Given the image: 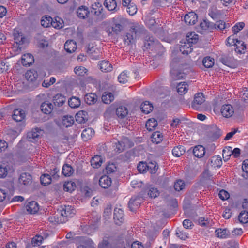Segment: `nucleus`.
<instances>
[{
  "mask_svg": "<svg viewBox=\"0 0 248 248\" xmlns=\"http://www.w3.org/2000/svg\"><path fill=\"white\" fill-rule=\"evenodd\" d=\"M145 32V30L143 26L137 23H134L124 36V43L129 45L134 43L139 36Z\"/></svg>",
  "mask_w": 248,
  "mask_h": 248,
  "instance_id": "f257e3e1",
  "label": "nucleus"
},
{
  "mask_svg": "<svg viewBox=\"0 0 248 248\" xmlns=\"http://www.w3.org/2000/svg\"><path fill=\"white\" fill-rule=\"evenodd\" d=\"M127 23V19L123 16H116L113 18L111 26L112 31L116 34H119L124 30Z\"/></svg>",
  "mask_w": 248,
  "mask_h": 248,
  "instance_id": "f03ea898",
  "label": "nucleus"
},
{
  "mask_svg": "<svg viewBox=\"0 0 248 248\" xmlns=\"http://www.w3.org/2000/svg\"><path fill=\"white\" fill-rule=\"evenodd\" d=\"M61 214L60 221L64 223L67 221L68 217H72L75 215L76 210L71 205H62L59 209Z\"/></svg>",
  "mask_w": 248,
  "mask_h": 248,
  "instance_id": "7ed1b4c3",
  "label": "nucleus"
},
{
  "mask_svg": "<svg viewBox=\"0 0 248 248\" xmlns=\"http://www.w3.org/2000/svg\"><path fill=\"white\" fill-rule=\"evenodd\" d=\"M14 170L12 163L3 160L0 164V178H5L9 173H11Z\"/></svg>",
  "mask_w": 248,
  "mask_h": 248,
  "instance_id": "20e7f679",
  "label": "nucleus"
},
{
  "mask_svg": "<svg viewBox=\"0 0 248 248\" xmlns=\"http://www.w3.org/2000/svg\"><path fill=\"white\" fill-rule=\"evenodd\" d=\"M205 101L204 96L202 93H198L195 95L191 107L195 110H199L201 106Z\"/></svg>",
  "mask_w": 248,
  "mask_h": 248,
  "instance_id": "39448f33",
  "label": "nucleus"
},
{
  "mask_svg": "<svg viewBox=\"0 0 248 248\" xmlns=\"http://www.w3.org/2000/svg\"><path fill=\"white\" fill-rule=\"evenodd\" d=\"M32 183V176L28 173L24 172L20 174L18 178V184L20 186H26Z\"/></svg>",
  "mask_w": 248,
  "mask_h": 248,
  "instance_id": "423d86ee",
  "label": "nucleus"
},
{
  "mask_svg": "<svg viewBox=\"0 0 248 248\" xmlns=\"http://www.w3.org/2000/svg\"><path fill=\"white\" fill-rule=\"evenodd\" d=\"M43 131L38 128H35L28 133L27 137L32 142L37 140L42 133Z\"/></svg>",
  "mask_w": 248,
  "mask_h": 248,
  "instance_id": "0eeeda50",
  "label": "nucleus"
},
{
  "mask_svg": "<svg viewBox=\"0 0 248 248\" xmlns=\"http://www.w3.org/2000/svg\"><path fill=\"white\" fill-rule=\"evenodd\" d=\"M113 218L115 223L120 225L124 221L123 211L120 208H116L114 211Z\"/></svg>",
  "mask_w": 248,
  "mask_h": 248,
  "instance_id": "6e6552de",
  "label": "nucleus"
},
{
  "mask_svg": "<svg viewBox=\"0 0 248 248\" xmlns=\"http://www.w3.org/2000/svg\"><path fill=\"white\" fill-rule=\"evenodd\" d=\"M221 113L224 117H230L234 113V109L230 104L224 105L221 108Z\"/></svg>",
  "mask_w": 248,
  "mask_h": 248,
  "instance_id": "1a4fd4ad",
  "label": "nucleus"
},
{
  "mask_svg": "<svg viewBox=\"0 0 248 248\" xmlns=\"http://www.w3.org/2000/svg\"><path fill=\"white\" fill-rule=\"evenodd\" d=\"M198 16L197 15L193 12L185 15L184 16V21L188 25H194L197 21Z\"/></svg>",
  "mask_w": 248,
  "mask_h": 248,
  "instance_id": "9d476101",
  "label": "nucleus"
},
{
  "mask_svg": "<svg viewBox=\"0 0 248 248\" xmlns=\"http://www.w3.org/2000/svg\"><path fill=\"white\" fill-rule=\"evenodd\" d=\"M142 200L140 197H132L128 202V207L132 211H134L141 203Z\"/></svg>",
  "mask_w": 248,
  "mask_h": 248,
  "instance_id": "9b49d317",
  "label": "nucleus"
},
{
  "mask_svg": "<svg viewBox=\"0 0 248 248\" xmlns=\"http://www.w3.org/2000/svg\"><path fill=\"white\" fill-rule=\"evenodd\" d=\"M25 117V113L23 110L20 108H16L13 111L12 118L15 121L21 122Z\"/></svg>",
  "mask_w": 248,
  "mask_h": 248,
  "instance_id": "f8f14e48",
  "label": "nucleus"
},
{
  "mask_svg": "<svg viewBox=\"0 0 248 248\" xmlns=\"http://www.w3.org/2000/svg\"><path fill=\"white\" fill-rule=\"evenodd\" d=\"M112 183L111 179L107 175L102 176L99 179V184L100 186L103 188H108Z\"/></svg>",
  "mask_w": 248,
  "mask_h": 248,
  "instance_id": "ddd939ff",
  "label": "nucleus"
},
{
  "mask_svg": "<svg viewBox=\"0 0 248 248\" xmlns=\"http://www.w3.org/2000/svg\"><path fill=\"white\" fill-rule=\"evenodd\" d=\"M170 75L172 79L174 80H179L185 78L186 74L177 69H172L170 71Z\"/></svg>",
  "mask_w": 248,
  "mask_h": 248,
  "instance_id": "4468645a",
  "label": "nucleus"
},
{
  "mask_svg": "<svg viewBox=\"0 0 248 248\" xmlns=\"http://www.w3.org/2000/svg\"><path fill=\"white\" fill-rule=\"evenodd\" d=\"M77 13L79 18L85 19L88 17L90 12L88 7L81 6L78 8Z\"/></svg>",
  "mask_w": 248,
  "mask_h": 248,
  "instance_id": "2eb2a0df",
  "label": "nucleus"
},
{
  "mask_svg": "<svg viewBox=\"0 0 248 248\" xmlns=\"http://www.w3.org/2000/svg\"><path fill=\"white\" fill-rule=\"evenodd\" d=\"M75 118L78 123H85L88 120V113L86 111H79L76 114Z\"/></svg>",
  "mask_w": 248,
  "mask_h": 248,
  "instance_id": "dca6fc26",
  "label": "nucleus"
},
{
  "mask_svg": "<svg viewBox=\"0 0 248 248\" xmlns=\"http://www.w3.org/2000/svg\"><path fill=\"white\" fill-rule=\"evenodd\" d=\"M77 44L73 40L67 41L64 44V49L68 53H71L77 49Z\"/></svg>",
  "mask_w": 248,
  "mask_h": 248,
  "instance_id": "f3484780",
  "label": "nucleus"
},
{
  "mask_svg": "<svg viewBox=\"0 0 248 248\" xmlns=\"http://www.w3.org/2000/svg\"><path fill=\"white\" fill-rule=\"evenodd\" d=\"M182 44L180 47V51L183 54L188 55L189 53L192 52V48L191 47L192 45L185 41L184 42H181Z\"/></svg>",
  "mask_w": 248,
  "mask_h": 248,
  "instance_id": "a211bd4d",
  "label": "nucleus"
},
{
  "mask_svg": "<svg viewBox=\"0 0 248 248\" xmlns=\"http://www.w3.org/2000/svg\"><path fill=\"white\" fill-rule=\"evenodd\" d=\"M66 101V98L62 94L58 93L53 97V102L55 106H62Z\"/></svg>",
  "mask_w": 248,
  "mask_h": 248,
  "instance_id": "6ab92c4d",
  "label": "nucleus"
},
{
  "mask_svg": "<svg viewBox=\"0 0 248 248\" xmlns=\"http://www.w3.org/2000/svg\"><path fill=\"white\" fill-rule=\"evenodd\" d=\"M26 208L29 213L31 214H35L38 211L39 206L36 202L31 201L26 205Z\"/></svg>",
  "mask_w": 248,
  "mask_h": 248,
  "instance_id": "aec40b11",
  "label": "nucleus"
},
{
  "mask_svg": "<svg viewBox=\"0 0 248 248\" xmlns=\"http://www.w3.org/2000/svg\"><path fill=\"white\" fill-rule=\"evenodd\" d=\"M219 61L223 64L230 67L232 66L234 63V58L229 55L222 56L219 59Z\"/></svg>",
  "mask_w": 248,
  "mask_h": 248,
  "instance_id": "412c9836",
  "label": "nucleus"
},
{
  "mask_svg": "<svg viewBox=\"0 0 248 248\" xmlns=\"http://www.w3.org/2000/svg\"><path fill=\"white\" fill-rule=\"evenodd\" d=\"M33 62V56L31 54H26L22 57L21 62L23 65L30 66Z\"/></svg>",
  "mask_w": 248,
  "mask_h": 248,
  "instance_id": "4be33fe9",
  "label": "nucleus"
},
{
  "mask_svg": "<svg viewBox=\"0 0 248 248\" xmlns=\"http://www.w3.org/2000/svg\"><path fill=\"white\" fill-rule=\"evenodd\" d=\"M205 148L202 145H197L194 147L193 153L195 156L201 158L205 154Z\"/></svg>",
  "mask_w": 248,
  "mask_h": 248,
  "instance_id": "5701e85b",
  "label": "nucleus"
},
{
  "mask_svg": "<svg viewBox=\"0 0 248 248\" xmlns=\"http://www.w3.org/2000/svg\"><path fill=\"white\" fill-rule=\"evenodd\" d=\"M25 76L28 81L34 82L37 79L38 74L36 71L30 70L27 71Z\"/></svg>",
  "mask_w": 248,
  "mask_h": 248,
  "instance_id": "b1692460",
  "label": "nucleus"
},
{
  "mask_svg": "<svg viewBox=\"0 0 248 248\" xmlns=\"http://www.w3.org/2000/svg\"><path fill=\"white\" fill-rule=\"evenodd\" d=\"M144 46L147 48L153 49L155 46H157L158 47H161L160 44H158L157 41L155 42L153 37H149L148 39L145 40Z\"/></svg>",
  "mask_w": 248,
  "mask_h": 248,
  "instance_id": "393cba45",
  "label": "nucleus"
},
{
  "mask_svg": "<svg viewBox=\"0 0 248 248\" xmlns=\"http://www.w3.org/2000/svg\"><path fill=\"white\" fill-rule=\"evenodd\" d=\"M234 45L236 46L235 49L236 52L240 54L245 53L246 46L244 42L237 39Z\"/></svg>",
  "mask_w": 248,
  "mask_h": 248,
  "instance_id": "a878e982",
  "label": "nucleus"
},
{
  "mask_svg": "<svg viewBox=\"0 0 248 248\" xmlns=\"http://www.w3.org/2000/svg\"><path fill=\"white\" fill-rule=\"evenodd\" d=\"M97 100V97L94 93H89L86 94L84 97L85 102L89 105L93 104Z\"/></svg>",
  "mask_w": 248,
  "mask_h": 248,
  "instance_id": "bb28decb",
  "label": "nucleus"
},
{
  "mask_svg": "<svg viewBox=\"0 0 248 248\" xmlns=\"http://www.w3.org/2000/svg\"><path fill=\"white\" fill-rule=\"evenodd\" d=\"M100 69L102 72H108L112 71V66L108 61H102L99 63Z\"/></svg>",
  "mask_w": 248,
  "mask_h": 248,
  "instance_id": "cd10ccee",
  "label": "nucleus"
},
{
  "mask_svg": "<svg viewBox=\"0 0 248 248\" xmlns=\"http://www.w3.org/2000/svg\"><path fill=\"white\" fill-rule=\"evenodd\" d=\"M114 99V95L110 92H106L102 96V100L105 104H109Z\"/></svg>",
  "mask_w": 248,
  "mask_h": 248,
  "instance_id": "c85d7f7f",
  "label": "nucleus"
},
{
  "mask_svg": "<svg viewBox=\"0 0 248 248\" xmlns=\"http://www.w3.org/2000/svg\"><path fill=\"white\" fill-rule=\"evenodd\" d=\"M211 25L213 27V29H215L220 30H222L230 27L229 24L226 23L223 20L217 21L215 23H212Z\"/></svg>",
  "mask_w": 248,
  "mask_h": 248,
  "instance_id": "c756f323",
  "label": "nucleus"
},
{
  "mask_svg": "<svg viewBox=\"0 0 248 248\" xmlns=\"http://www.w3.org/2000/svg\"><path fill=\"white\" fill-rule=\"evenodd\" d=\"M116 114L119 118H124L128 114L127 108L123 106L119 107L116 110Z\"/></svg>",
  "mask_w": 248,
  "mask_h": 248,
  "instance_id": "7c9ffc66",
  "label": "nucleus"
},
{
  "mask_svg": "<svg viewBox=\"0 0 248 248\" xmlns=\"http://www.w3.org/2000/svg\"><path fill=\"white\" fill-rule=\"evenodd\" d=\"M93 134V130L91 128H88L83 130L81 134V137L84 140L87 141L92 138Z\"/></svg>",
  "mask_w": 248,
  "mask_h": 248,
  "instance_id": "2f4dec72",
  "label": "nucleus"
},
{
  "mask_svg": "<svg viewBox=\"0 0 248 248\" xmlns=\"http://www.w3.org/2000/svg\"><path fill=\"white\" fill-rule=\"evenodd\" d=\"M74 123V119L73 116L66 115L62 117V124L66 127L72 126Z\"/></svg>",
  "mask_w": 248,
  "mask_h": 248,
  "instance_id": "473e14b6",
  "label": "nucleus"
},
{
  "mask_svg": "<svg viewBox=\"0 0 248 248\" xmlns=\"http://www.w3.org/2000/svg\"><path fill=\"white\" fill-rule=\"evenodd\" d=\"M153 108V105L149 101H145L142 103L140 106L141 111L145 114L149 113L152 111Z\"/></svg>",
  "mask_w": 248,
  "mask_h": 248,
  "instance_id": "72a5a7b5",
  "label": "nucleus"
},
{
  "mask_svg": "<svg viewBox=\"0 0 248 248\" xmlns=\"http://www.w3.org/2000/svg\"><path fill=\"white\" fill-rule=\"evenodd\" d=\"M90 162L91 165L94 168H98L101 166L102 163V159L101 156L96 155L94 157H92Z\"/></svg>",
  "mask_w": 248,
  "mask_h": 248,
  "instance_id": "f704fd0d",
  "label": "nucleus"
},
{
  "mask_svg": "<svg viewBox=\"0 0 248 248\" xmlns=\"http://www.w3.org/2000/svg\"><path fill=\"white\" fill-rule=\"evenodd\" d=\"M41 108L44 113L50 114L53 109V106L51 103L43 102L41 105Z\"/></svg>",
  "mask_w": 248,
  "mask_h": 248,
  "instance_id": "c9c22d12",
  "label": "nucleus"
},
{
  "mask_svg": "<svg viewBox=\"0 0 248 248\" xmlns=\"http://www.w3.org/2000/svg\"><path fill=\"white\" fill-rule=\"evenodd\" d=\"M163 135L159 131H156L152 134L151 140L153 142L158 144L163 140Z\"/></svg>",
  "mask_w": 248,
  "mask_h": 248,
  "instance_id": "e433bc0d",
  "label": "nucleus"
},
{
  "mask_svg": "<svg viewBox=\"0 0 248 248\" xmlns=\"http://www.w3.org/2000/svg\"><path fill=\"white\" fill-rule=\"evenodd\" d=\"M158 123L157 121L154 118H152L147 121L145 126L149 131H152L155 129Z\"/></svg>",
  "mask_w": 248,
  "mask_h": 248,
  "instance_id": "4c0bfd02",
  "label": "nucleus"
},
{
  "mask_svg": "<svg viewBox=\"0 0 248 248\" xmlns=\"http://www.w3.org/2000/svg\"><path fill=\"white\" fill-rule=\"evenodd\" d=\"M74 171V169L70 165L65 164L62 167V173L65 176H70L73 174Z\"/></svg>",
  "mask_w": 248,
  "mask_h": 248,
  "instance_id": "58836bf2",
  "label": "nucleus"
},
{
  "mask_svg": "<svg viewBox=\"0 0 248 248\" xmlns=\"http://www.w3.org/2000/svg\"><path fill=\"white\" fill-rule=\"evenodd\" d=\"M80 100L77 97H72L68 100L69 106L72 108H76L80 105Z\"/></svg>",
  "mask_w": 248,
  "mask_h": 248,
  "instance_id": "ea45409f",
  "label": "nucleus"
},
{
  "mask_svg": "<svg viewBox=\"0 0 248 248\" xmlns=\"http://www.w3.org/2000/svg\"><path fill=\"white\" fill-rule=\"evenodd\" d=\"M188 85L185 82H180L177 85V92L180 94H185L188 90Z\"/></svg>",
  "mask_w": 248,
  "mask_h": 248,
  "instance_id": "a19ab883",
  "label": "nucleus"
},
{
  "mask_svg": "<svg viewBox=\"0 0 248 248\" xmlns=\"http://www.w3.org/2000/svg\"><path fill=\"white\" fill-rule=\"evenodd\" d=\"M198 40V35L194 32H191L186 35V41L191 44H194L197 42Z\"/></svg>",
  "mask_w": 248,
  "mask_h": 248,
  "instance_id": "79ce46f5",
  "label": "nucleus"
},
{
  "mask_svg": "<svg viewBox=\"0 0 248 248\" xmlns=\"http://www.w3.org/2000/svg\"><path fill=\"white\" fill-rule=\"evenodd\" d=\"M172 154L176 157H180L185 152L184 147L182 146H178L175 147L172 151Z\"/></svg>",
  "mask_w": 248,
  "mask_h": 248,
  "instance_id": "37998d69",
  "label": "nucleus"
},
{
  "mask_svg": "<svg viewBox=\"0 0 248 248\" xmlns=\"http://www.w3.org/2000/svg\"><path fill=\"white\" fill-rule=\"evenodd\" d=\"M52 18L49 16H45L41 20V24L44 27H48L51 25Z\"/></svg>",
  "mask_w": 248,
  "mask_h": 248,
  "instance_id": "c03bdc74",
  "label": "nucleus"
},
{
  "mask_svg": "<svg viewBox=\"0 0 248 248\" xmlns=\"http://www.w3.org/2000/svg\"><path fill=\"white\" fill-rule=\"evenodd\" d=\"M40 181L42 184L46 186L51 183L52 178L50 174H44L40 177Z\"/></svg>",
  "mask_w": 248,
  "mask_h": 248,
  "instance_id": "a18cd8bd",
  "label": "nucleus"
},
{
  "mask_svg": "<svg viewBox=\"0 0 248 248\" xmlns=\"http://www.w3.org/2000/svg\"><path fill=\"white\" fill-rule=\"evenodd\" d=\"M76 187V184L74 182L68 181L64 184L63 189L65 191L71 192L75 190Z\"/></svg>",
  "mask_w": 248,
  "mask_h": 248,
  "instance_id": "49530a36",
  "label": "nucleus"
},
{
  "mask_svg": "<svg viewBox=\"0 0 248 248\" xmlns=\"http://www.w3.org/2000/svg\"><path fill=\"white\" fill-rule=\"evenodd\" d=\"M104 4L109 11H112L116 8L117 4L115 0H106Z\"/></svg>",
  "mask_w": 248,
  "mask_h": 248,
  "instance_id": "de8ad7c7",
  "label": "nucleus"
},
{
  "mask_svg": "<svg viewBox=\"0 0 248 248\" xmlns=\"http://www.w3.org/2000/svg\"><path fill=\"white\" fill-rule=\"evenodd\" d=\"M202 63L206 68H211L214 64V59L210 57H206L203 59Z\"/></svg>",
  "mask_w": 248,
  "mask_h": 248,
  "instance_id": "09e8293b",
  "label": "nucleus"
},
{
  "mask_svg": "<svg viewBox=\"0 0 248 248\" xmlns=\"http://www.w3.org/2000/svg\"><path fill=\"white\" fill-rule=\"evenodd\" d=\"M211 133V137L214 139H218L221 135V130L216 125L212 127Z\"/></svg>",
  "mask_w": 248,
  "mask_h": 248,
  "instance_id": "8fccbe9b",
  "label": "nucleus"
},
{
  "mask_svg": "<svg viewBox=\"0 0 248 248\" xmlns=\"http://www.w3.org/2000/svg\"><path fill=\"white\" fill-rule=\"evenodd\" d=\"M238 219L242 223L248 222V212L246 211H241L238 216Z\"/></svg>",
  "mask_w": 248,
  "mask_h": 248,
  "instance_id": "3c124183",
  "label": "nucleus"
},
{
  "mask_svg": "<svg viewBox=\"0 0 248 248\" xmlns=\"http://www.w3.org/2000/svg\"><path fill=\"white\" fill-rule=\"evenodd\" d=\"M215 232L218 237L225 238L228 236L229 232L226 229L216 230Z\"/></svg>",
  "mask_w": 248,
  "mask_h": 248,
  "instance_id": "603ef678",
  "label": "nucleus"
},
{
  "mask_svg": "<svg viewBox=\"0 0 248 248\" xmlns=\"http://www.w3.org/2000/svg\"><path fill=\"white\" fill-rule=\"evenodd\" d=\"M74 72L77 75L83 76L87 74L88 70L83 66H77L74 68Z\"/></svg>",
  "mask_w": 248,
  "mask_h": 248,
  "instance_id": "864d4df0",
  "label": "nucleus"
},
{
  "mask_svg": "<svg viewBox=\"0 0 248 248\" xmlns=\"http://www.w3.org/2000/svg\"><path fill=\"white\" fill-rule=\"evenodd\" d=\"M185 186L184 182L181 180H178L174 183V188L176 191H180L183 190Z\"/></svg>",
  "mask_w": 248,
  "mask_h": 248,
  "instance_id": "5fc2aeb1",
  "label": "nucleus"
},
{
  "mask_svg": "<svg viewBox=\"0 0 248 248\" xmlns=\"http://www.w3.org/2000/svg\"><path fill=\"white\" fill-rule=\"evenodd\" d=\"M149 167L151 169L152 168L151 166L147 165L146 163L140 162L137 166V169L140 172L144 173L146 171L147 169Z\"/></svg>",
  "mask_w": 248,
  "mask_h": 248,
  "instance_id": "6e6d98bb",
  "label": "nucleus"
},
{
  "mask_svg": "<svg viewBox=\"0 0 248 248\" xmlns=\"http://www.w3.org/2000/svg\"><path fill=\"white\" fill-rule=\"evenodd\" d=\"M63 21L62 19L58 18V20L56 18L55 20L52 18L51 26L56 29H60L63 26Z\"/></svg>",
  "mask_w": 248,
  "mask_h": 248,
  "instance_id": "4d7b16f0",
  "label": "nucleus"
},
{
  "mask_svg": "<svg viewBox=\"0 0 248 248\" xmlns=\"http://www.w3.org/2000/svg\"><path fill=\"white\" fill-rule=\"evenodd\" d=\"M116 170L117 167L114 163H109L106 167V171L108 174L114 172Z\"/></svg>",
  "mask_w": 248,
  "mask_h": 248,
  "instance_id": "13d9d810",
  "label": "nucleus"
},
{
  "mask_svg": "<svg viewBox=\"0 0 248 248\" xmlns=\"http://www.w3.org/2000/svg\"><path fill=\"white\" fill-rule=\"evenodd\" d=\"M14 36L15 42L17 44L22 45L24 43L25 38L18 32H15L14 34Z\"/></svg>",
  "mask_w": 248,
  "mask_h": 248,
  "instance_id": "bf43d9fd",
  "label": "nucleus"
},
{
  "mask_svg": "<svg viewBox=\"0 0 248 248\" xmlns=\"http://www.w3.org/2000/svg\"><path fill=\"white\" fill-rule=\"evenodd\" d=\"M129 77L125 72L121 73L118 77V80L120 83H125L127 82Z\"/></svg>",
  "mask_w": 248,
  "mask_h": 248,
  "instance_id": "052dcab7",
  "label": "nucleus"
},
{
  "mask_svg": "<svg viewBox=\"0 0 248 248\" xmlns=\"http://www.w3.org/2000/svg\"><path fill=\"white\" fill-rule=\"evenodd\" d=\"M126 7H127V11L130 15H134L137 13V6L134 3L130 4V5Z\"/></svg>",
  "mask_w": 248,
  "mask_h": 248,
  "instance_id": "680f3d73",
  "label": "nucleus"
},
{
  "mask_svg": "<svg viewBox=\"0 0 248 248\" xmlns=\"http://www.w3.org/2000/svg\"><path fill=\"white\" fill-rule=\"evenodd\" d=\"M159 194L158 190L155 187H151L148 193V195L151 198H155Z\"/></svg>",
  "mask_w": 248,
  "mask_h": 248,
  "instance_id": "e2e57ef3",
  "label": "nucleus"
},
{
  "mask_svg": "<svg viewBox=\"0 0 248 248\" xmlns=\"http://www.w3.org/2000/svg\"><path fill=\"white\" fill-rule=\"evenodd\" d=\"M175 234L182 240H186L187 238V234L178 228L176 231Z\"/></svg>",
  "mask_w": 248,
  "mask_h": 248,
  "instance_id": "0e129e2a",
  "label": "nucleus"
},
{
  "mask_svg": "<svg viewBox=\"0 0 248 248\" xmlns=\"http://www.w3.org/2000/svg\"><path fill=\"white\" fill-rule=\"evenodd\" d=\"M245 26L243 22H240L236 24L232 27V31L234 34L238 33L241 30H242Z\"/></svg>",
  "mask_w": 248,
  "mask_h": 248,
  "instance_id": "69168bd1",
  "label": "nucleus"
},
{
  "mask_svg": "<svg viewBox=\"0 0 248 248\" xmlns=\"http://www.w3.org/2000/svg\"><path fill=\"white\" fill-rule=\"evenodd\" d=\"M219 198L222 200H227L230 196L229 193L225 190H221L219 192Z\"/></svg>",
  "mask_w": 248,
  "mask_h": 248,
  "instance_id": "338daca9",
  "label": "nucleus"
},
{
  "mask_svg": "<svg viewBox=\"0 0 248 248\" xmlns=\"http://www.w3.org/2000/svg\"><path fill=\"white\" fill-rule=\"evenodd\" d=\"M43 240V238L41 236L36 235L35 237L32 238V243L34 246H39Z\"/></svg>",
  "mask_w": 248,
  "mask_h": 248,
  "instance_id": "774afa93",
  "label": "nucleus"
}]
</instances>
